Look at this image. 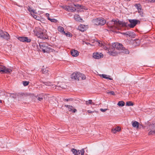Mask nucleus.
<instances>
[{"label":"nucleus","mask_w":155,"mask_h":155,"mask_svg":"<svg viewBox=\"0 0 155 155\" xmlns=\"http://www.w3.org/2000/svg\"><path fill=\"white\" fill-rule=\"evenodd\" d=\"M42 72L43 74H46L48 73V67H43L42 69Z\"/></svg>","instance_id":"20"},{"label":"nucleus","mask_w":155,"mask_h":155,"mask_svg":"<svg viewBox=\"0 0 155 155\" xmlns=\"http://www.w3.org/2000/svg\"><path fill=\"white\" fill-rule=\"evenodd\" d=\"M46 30L40 28L38 31L36 33V35L38 38L45 39L46 38Z\"/></svg>","instance_id":"5"},{"label":"nucleus","mask_w":155,"mask_h":155,"mask_svg":"<svg viewBox=\"0 0 155 155\" xmlns=\"http://www.w3.org/2000/svg\"><path fill=\"white\" fill-rule=\"evenodd\" d=\"M97 43L100 46L102 47L105 50H107L110 55L114 56L118 54V52L115 51L114 48H116L120 51L123 47L121 44L117 42L113 43L111 47L108 43H105L101 41H97Z\"/></svg>","instance_id":"1"},{"label":"nucleus","mask_w":155,"mask_h":155,"mask_svg":"<svg viewBox=\"0 0 155 155\" xmlns=\"http://www.w3.org/2000/svg\"><path fill=\"white\" fill-rule=\"evenodd\" d=\"M12 70L10 69L7 68L5 66L0 65V72L5 73H9L11 72Z\"/></svg>","instance_id":"6"},{"label":"nucleus","mask_w":155,"mask_h":155,"mask_svg":"<svg viewBox=\"0 0 155 155\" xmlns=\"http://www.w3.org/2000/svg\"><path fill=\"white\" fill-rule=\"evenodd\" d=\"M85 43L86 44H87V45H91V44L89 43H86V42H85Z\"/></svg>","instance_id":"50"},{"label":"nucleus","mask_w":155,"mask_h":155,"mask_svg":"<svg viewBox=\"0 0 155 155\" xmlns=\"http://www.w3.org/2000/svg\"><path fill=\"white\" fill-rule=\"evenodd\" d=\"M120 51L121 52L126 54H128L129 53V51L128 50V49H126L123 47L120 50Z\"/></svg>","instance_id":"18"},{"label":"nucleus","mask_w":155,"mask_h":155,"mask_svg":"<svg viewBox=\"0 0 155 155\" xmlns=\"http://www.w3.org/2000/svg\"><path fill=\"white\" fill-rule=\"evenodd\" d=\"M155 134V130H151L148 133L149 135H153Z\"/></svg>","instance_id":"36"},{"label":"nucleus","mask_w":155,"mask_h":155,"mask_svg":"<svg viewBox=\"0 0 155 155\" xmlns=\"http://www.w3.org/2000/svg\"><path fill=\"white\" fill-rule=\"evenodd\" d=\"M29 83V82L27 81H23V85L25 86H27Z\"/></svg>","instance_id":"34"},{"label":"nucleus","mask_w":155,"mask_h":155,"mask_svg":"<svg viewBox=\"0 0 155 155\" xmlns=\"http://www.w3.org/2000/svg\"><path fill=\"white\" fill-rule=\"evenodd\" d=\"M0 36L1 37L6 40L9 39V35L6 32H3L2 30L0 31Z\"/></svg>","instance_id":"8"},{"label":"nucleus","mask_w":155,"mask_h":155,"mask_svg":"<svg viewBox=\"0 0 155 155\" xmlns=\"http://www.w3.org/2000/svg\"><path fill=\"white\" fill-rule=\"evenodd\" d=\"M123 34H124V35H125V34L127 35H129V34H126V33H123Z\"/></svg>","instance_id":"51"},{"label":"nucleus","mask_w":155,"mask_h":155,"mask_svg":"<svg viewBox=\"0 0 155 155\" xmlns=\"http://www.w3.org/2000/svg\"><path fill=\"white\" fill-rule=\"evenodd\" d=\"M74 19L77 21H79L81 19L80 18V16L78 14H75L74 16Z\"/></svg>","instance_id":"22"},{"label":"nucleus","mask_w":155,"mask_h":155,"mask_svg":"<svg viewBox=\"0 0 155 155\" xmlns=\"http://www.w3.org/2000/svg\"><path fill=\"white\" fill-rule=\"evenodd\" d=\"M34 18L38 20H40L41 18L38 16L34 15L33 16Z\"/></svg>","instance_id":"31"},{"label":"nucleus","mask_w":155,"mask_h":155,"mask_svg":"<svg viewBox=\"0 0 155 155\" xmlns=\"http://www.w3.org/2000/svg\"><path fill=\"white\" fill-rule=\"evenodd\" d=\"M132 125L134 127L138 128L139 127V123L136 121L132 122Z\"/></svg>","instance_id":"19"},{"label":"nucleus","mask_w":155,"mask_h":155,"mask_svg":"<svg viewBox=\"0 0 155 155\" xmlns=\"http://www.w3.org/2000/svg\"><path fill=\"white\" fill-rule=\"evenodd\" d=\"M44 84L46 85L47 86H51V83L49 82H44Z\"/></svg>","instance_id":"37"},{"label":"nucleus","mask_w":155,"mask_h":155,"mask_svg":"<svg viewBox=\"0 0 155 155\" xmlns=\"http://www.w3.org/2000/svg\"><path fill=\"white\" fill-rule=\"evenodd\" d=\"M80 78H81L82 80H84L86 79V77L84 74L80 73Z\"/></svg>","instance_id":"32"},{"label":"nucleus","mask_w":155,"mask_h":155,"mask_svg":"<svg viewBox=\"0 0 155 155\" xmlns=\"http://www.w3.org/2000/svg\"><path fill=\"white\" fill-rule=\"evenodd\" d=\"M28 10L30 12H34V10L32 9L31 8L29 7L28 8Z\"/></svg>","instance_id":"40"},{"label":"nucleus","mask_w":155,"mask_h":155,"mask_svg":"<svg viewBox=\"0 0 155 155\" xmlns=\"http://www.w3.org/2000/svg\"><path fill=\"white\" fill-rule=\"evenodd\" d=\"M79 152L80 154L81 153V155H84L85 152L84 149H82L81 150H79Z\"/></svg>","instance_id":"33"},{"label":"nucleus","mask_w":155,"mask_h":155,"mask_svg":"<svg viewBox=\"0 0 155 155\" xmlns=\"http://www.w3.org/2000/svg\"><path fill=\"white\" fill-rule=\"evenodd\" d=\"M2 103V101L1 100H0V103Z\"/></svg>","instance_id":"52"},{"label":"nucleus","mask_w":155,"mask_h":155,"mask_svg":"<svg viewBox=\"0 0 155 155\" xmlns=\"http://www.w3.org/2000/svg\"><path fill=\"white\" fill-rule=\"evenodd\" d=\"M103 55L101 53H94L93 55V57L95 59H99L103 57Z\"/></svg>","instance_id":"11"},{"label":"nucleus","mask_w":155,"mask_h":155,"mask_svg":"<svg viewBox=\"0 0 155 155\" xmlns=\"http://www.w3.org/2000/svg\"><path fill=\"white\" fill-rule=\"evenodd\" d=\"M78 29L81 31H84L86 29V27L84 25H81L78 27Z\"/></svg>","instance_id":"17"},{"label":"nucleus","mask_w":155,"mask_h":155,"mask_svg":"<svg viewBox=\"0 0 155 155\" xmlns=\"http://www.w3.org/2000/svg\"><path fill=\"white\" fill-rule=\"evenodd\" d=\"M71 100L70 99H65V100L66 101H69Z\"/></svg>","instance_id":"47"},{"label":"nucleus","mask_w":155,"mask_h":155,"mask_svg":"<svg viewBox=\"0 0 155 155\" xmlns=\"http://www.w3.org/2000/svg\"><path fill=\"white\" fill-rule=\"evenodd\" d=\"M48 20H50L52 22H56L57 21V20L56 19L54 18H49V17H48Z\"/></svg>","instance_id":"26"},{"label":"nucleus","mask_w":155,"mask_h":155,"mask_svg":"<svg viewBox=\"0 0 155 155\" xmlns=\"http://www.w3.org/2000/svg\"><path fill=\"white\" fill-rule=\"evenodd\" d=\"M80 73L79 72L74 73L71 75L72 79L79 80L80 78Z\"/></svg>","instance_id":"9"},{"label":"nucleus","mask_w":155,"mask_h":155,"mask_svg":"<svg viewBox=\"0 0 155 155\" xmlns=\"http://www.w3.org/2000/svg\"><path fill=\"white\" fill-rule=\"evenodd\" d=\"M108 26L110 28L114 29H117L118 30L120 29V27L124 26L125 25L124 23L119 21L118 20H112L109 22L108 24H107Z\"/></svg>","instance_id":"2"},{"label":"nucleus","mask_w":155,"mask_h":155,"mask_svg":"<svg viewBox=\"0 0 155 155\" xmlns=\"http://www.w3.org/2000/svg\"><path fill=\"white\" fill-rule=\"evenodd\" d=\"M124 105L125 103L123 101H119L117 104V105H118L119 106L123 107L124 106Z\"/></svg>","instance_id":"23"},{"label":"nucleus","mask_w":155,"mask_h":155,"mask_svg":"<svg viewBox=\"0 0 155 155\" xmlns=\"http://www.w3.org/2000/svg\"><path fill=\"white\" fill-rule=\"evenodd\" d=\"M100 110L101 111H102V112H105L107 110V109H103L102 108H101Z\"/></svg>","instance_id":"42"},{"label":"nucleus","mask_w":155,"mask_h":155,"mask_svg":"<svg viewBox=\"0 0 155 155\" xmlns=\"http://www.w3.org/2000/svg\"><path fill=\"white\" fill-rule=\"evenodd\" d=\"M86 104L87 105H88L89 104H93V105L94 104V103H93L92 101V100H89L88 101H86Z\"/></svg>","instance_id":"25"},{"label":"nucleus","mask_w":155,"mask_h":155,"mask_svg":"<svg viewBox=\"0 0 155 155\" xmlns=\"http://www.w3.org/2000/svg\"><path fill=\"white\" fill-rule=\"evenodd\" d=\"M138 13H139V12H141L143 11H142V9L141 8L140 9H138Z\"/></svg>","instance_id":"46"},{"label":"nucleus","mask_w":155,"mask_h":155,"mask_svg":"<svg viewBox=\"0 0 155 155\" xmlns=\"http://www.w3.org/2000/svg\"><path fill=\"white\" fill-rule=\"evenodd\" d=\"M101 76L104 78L106 79H108L110 80H111L112 79L111 78H109L107 75L104 74H102L101 75Z\"/></svg>","instance_id":"27"},{"label":"nucleus","mask_w":155,"mask_h":155,"mask_svg":"<svg viewBox=\"0 0 155 155\" xmlns=\"http://www.w3.org/2000/svg\"><path fill=\"white\" fill-rule=\"evenodd\" d=\"M135 6V7L137 9V10L141 8V5L139 4H136Z\"/></svg>","instance_id":"29"},{"label":"nucleus","mask_w":155,"mask_h":155,"mask_svg":"<svg viewBox=\"0 0 155 155\" xmlns=\"http://www.w3.org/2000/svg\"><path fill=\"white\" fill-rule=\"evenodd\" d=\"M18 39L21 41L23 42H29L31 41L30 39L27 37H19Z\"/></svg>","instance_id":"10"},{"label":"nucleus","mask_w":155,"mask_h":155,"mask_svg":"<svg viewBox=\"0 0 155 155\" xmlns=\"http://www.w3.org/2000/svg\"><path fill=\"white\" fill-rule=\"evenodd\" d=\"M69 11H71V12H74L76 10V9L75 8H71L70 6V8H69Z\"/></svg>","instance_id":"35"},{"label":"nucleus","mask_w":155,"mask_h":155,"mask_svg":"<svg viewBox=\"0 0 155 155\" xmlns=\"http://www.w3.org/2000/svg\"><path fill=\"white\" fill-rule=\"evenodd\" d=\"M71 54L74 57H76L79 55L78 51L74 49L71 50Z\"/></svg>","instance_id":"13"},{"label":"nucleus","mask_w":155,"mask_h":155,"mask_svg":"<svg viewBox=\"0 0 155 155\" xmlns=\"http://www.w3.org/2000/svg\"><path fill=\"white\" fill-rule=\"evenodd\" d=\"M44 94H42L37 95L35 97L39 101H41L44 97Z\"/></svg>","instance_id":"14"},{"label":"nucleus","mask_w":155,"mask_h":155,"mask_svg":"<svg viewBox=\"0 0 155 155\" xmlns=\"http://www.w3.org/2000/svg\"><path fill=\"white\" fill-rule=\"evenodd\" d=\"M148 2L154 3L155 2V0H147Z\"/></svg>","instance_id":"43"},{"label":"nucleus","mask_w":155,"mask_h":155,"mask_svg":"<svg viewBox=\"0 0 155 155\" xmlns=\"http://www.w3.org/2000/svg\"><path fill=\"white\" fill-rule=\"evenodd\" d=\"M74 6L76 7L77 8H79L80 7H81V6L79 4H74Z\"/></svg>","instance_id":"41"},{"label":"nucleus","mask_w":155,"mask_h":155,"mask_svg":"<svg viewBox=\"0 0 155 155\" xmlns=\"http://www.w3.org/2000/svg\"><path fill=\"white\" fill-rule=\"evenodd\" d=\"M139 13L141 17H143V11L140 12Z\"/></svg>","instance_id":"44"},{"label":"nucleus","mask_w":155,"mask_h":155,"mask_svg":"<svg viewBox=\"0 0 155 155\" xmlns=\"http://www.w3.org/2000/svg\"><path fill=\"white\" fill-rule=\"evenodd\" d=\"M65 107H68V110L70 111H73L74 113H75L77 111L76 109L74 108L73 107L70 105H65Z\"/></svg>","instance_id":"12"},{"label":"nucleus","mask_w":155,"mask_h":155,"mask_svg":"<svg viewBox=\"0 0 155 155\" xmlns=\"http://www.w3.org/2000/svg\"><path fill=\"white\" fill-rule=\"evenodd\" d=\"M65 34H66L67 36H68V37H70L71 36L70 34V32H68Z\"/></svg>","instance_id":"45"},{"label":"nucleus","mask_w":155,"mask_h":155,"mask_svg":"<svg viewBox=\"0 0 155 155\" xmlns=\"http://www.w3.org/2000/svg\"><path fill=\"white\" fill-rule=\"evenodd\" d=\"M129 21L130 22V24L128 25L130 28H133L138 22H140L138 20L135 19H130Z\"/></svg>","instance_id":"7"},{"label":"nucleus","mask_w":155,"mask_h":155,"mask_svg":"<svg viewBox=\"0 0 155 155\" xmlns=\"http://www.w3.org/2000/svg\"><path fill=\"white\" fill-rule=\"evenodd\" d=\"M93 22L95 25H103L106 22L105 20L103 18H99L94 19L92 20Z\"/></svg>","instance_id":"4"},{"label":"nucleus","mask_w":155,"mask_h":155,"mask_svg":"<svg viewBox=\"0 0 155 155\" xmlns=\"http://www.w3.org/2000/svg\"><path fill=\"white\" fill-rule=\"evenodd\" d=\"M16 96V95H14V94H12V96L13 97H15Z\"/></svg>","instance_id":"49"},{"label":"nucleus","mask_w":155,"mask_h":155,"mask_svg":"<svg viewBox=\"0 0 155 155\" xmlns=\"http://www.w3.org/2000/svg\"><path fill=\"white\" fill-rule=\"evenodd\" d=\"M87 111L88 113H98V112L96 111V110H94L93 111H91L90 110H88Z\"/></svg>","instance_id":"39"},{"label":"nucleus","mask_w":155,"mask_h":155,"mask_svg":"<svg viewBox=\"0 0 155 155\" xmlns=\"http://www.w3.org/2000/svg\"><path fill=\"white\" fill-rule=\"evenodd\" d=\"M58 31L62 33L65 34V33L64 31L63 28L61 26H59L58 27Z\"/></svg>","instance_id":"21"},{"label":"nucleus","mask_w":155,"mask_h":155,"mask_svg":"<svg viewBox=\"0 0 155 155\" xmlns=\"http://www.w3.org/2000/svg\"><path fill=\"white\" fill-rule=\"evenodd\" d=\"M52 88H56L57 87H61V88H63V86H61L59 85H58L57 86H56L54 84H51V86H50Z\"/></svg>","instance_id":"30"},{"label":"nucleus","mask_w":155,"mask_h":155,"mask_svg":"<svg viewBox=\"0 0 155 155\" xmlns=\"http://www.w3.org/2000/svg\"><path fill=\"white\" fill-rule=\"evenodd\" d=\"M71 151L74 155H80L79 150H77L75 149L72 148L71 149Z\"/></svg>","instance_id":"15"},{"label":"nucleus","mask_w":155,"mask_h":155,"mask_svg":"<svg viewBox=\"0 0 155 155\" xmlns=\"http://www.w3.org/2000/svg\"><path fill=\"white\" fill-rule=\"evenodd\" d=\"M61 7H62L64 9H65L66 11H69V8H70L69 6H61Z\"/></svg>","instance_id":"28"},{"label":"nucleus","mask_w":155,"mask_h":155,"mask_svg":"<svg viewBox=\"0 0 155 155\" xmlns=\"http://www.w3.org/2000/svg\"><path fill=\"white\" fill-rule=\"evenodd\" d=\"M127 106H133L134 105V104L131 101H127L126 103Z\"/></svg>","instance_id":"24"},{"label":"nucleus","mask_w":155,"mask_h":155,"mask_svg":"<svg viewBox=\"0 0 155 155\" xmlns=\"http://www.w3.org/2000/svg\"><path fill=\"white\" fill-rule=\"evenodd\" d=\"M121 130L120 128L119 127H117L115 128H113L111 130V131L114 134L116 133L117 132H119Z\"/></svg>","instance_id":"16"},{"label":"nucleus","mask_w":155,"mask_h":155,"mask_svg":"<svg viewBox=\"0 0 155 155\" xmlns=\"http://www.w3.org/2000/svg\"><path fill=\"white\" fill-rule=\"evenodd\" d=\"M40 46L44 53H49L53 51V49L51 48L49 46L46 44L44 43L40 45Z\"/></svg>","instance_id":"3"},{"label":"nucleus","mask_w":155,"mask_h":155,"mask_svg":"<svg viewBox=\"0 0 155 155\" xmlns=\"http://www.w3.org/2000/svg\"><path fill=\"white\" fill-rule=\"evenodd\" d=\"M107 93L108 94H110L111 95H114L115 94L114 91H111L110 92H107Z\"/></svg>","instance_id":"38"},{"label":"nucleus","mask_w":155,"mask_h":155,"mask_svg":"<svg viewBox=\"0 0 155 155\" xmlns=\"http://www.w3.org/2000/svg\"><path fill=\"white\" fill-rule=\"evenodd\" d=\"M46 16H47L48 18L49 17V14L48 13H47L46 14Z\"/></svg>","instance_id":"48"}]
</instances>
